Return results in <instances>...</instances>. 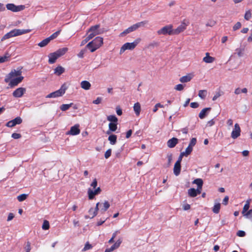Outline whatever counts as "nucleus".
Listing matches in <instances>:
<instances>
[{"instance_id": "30", "label": "nucleus", "mask_w": 252, "mask_h": 252, "mask_svg": "<svg viewBox=\"0 0 252 252\" xmlns=\"http://www.w3.org/2000/svg\"><path fill=\"white\" fill-rule=\"evenodd\" d=\"M10 55L9 53H6L3 56H0V63H3L8 61Z\"/></svg>"}, {"instance_id": "44", "label": "nucleus", "mask_w": 252, "mask_h": 252, "mask_svg": "<svg viewBox=\"0 0 252 252\" xmlns=\"http://www.w3.org/2000/svg\"><path fill=\"white\" fill-rule=\"evenodd\" d=\"M71 103L69 104H62L61 107H60V109L64 111H66L67 110H68L70 107H71Z\"/></svg>"}, {"instance_id": "40", "label": "nucleus", "mask_w": 252, "mask_h": 252, "mask_svg": "<svg viewBox=\"0 0 252 252\" xmlns=\"http://www.w3.org/2000/svg\"><path fill=\"white\" fill-rule=\"evenodd\" d=\"M28 194H22L17 196V199L19 201L22 202L26 200L28 197Z\"/></svg>"}, {"instance_id": "34", "label": "nucleus", "mask_w": 252, "mask_h": 252, "mask_svg": "<svg viewBox=\"0 0 252 252\" xmlns=\"http://www.w3.org/2000/svg\"><path fill=\"white\" fill-rule=\"evenodd\" d=\"M107 119L112 123H117L118 122V119L115 115H109L107 116Z\"/></svg>"}, {"instance_id": "7", "label": "nucleus", "mask_w": 252, "mask_h": 252, "mask_svg": "<svg viewBox=\"0 0 252 252\" xmlns=\"http://www.w3.org/2000/svg\"><path fill=\"white\" fill-rule=\"evenodd\" d=\"M6 7L9 10L16 12L24 10L25 6L23 5L16 6L13 3H8L6 5Z\"/></svg>"}, {"instance_id": "62", "label": "nucleus", "mask_w": 252, "mask_h": 252, "mask_svg": "<svg viewBox=\"0 0 252 252\" xmlns=\"http://www.w3.org/2000/svg\"><path fill=\"white\" fill-rule=\"evenodd\" d=\"M190 105L191 108H196L198 107L199 104L197 102H191Z\"/></svg>"}, {"instance_id": "52", "label": "nucleus", "mask_w": 252, "mask_h": 252, "mask_svg": "<svg viewBox=\"0 0 252 252\" xmlns=\"http://www.w3.org/2000/svg\"><path fill=\"white\" fill-rule=\"evenodd\" d=\"M241 27V24L240 22H237L235 25L233 26V31H236L238 29H239V28H240Z\"/></svg>"}, {"instance_id": "21", "label": "nucleus", "mask_w": 252, "mask_h": 252, "mask_svg": "<svg viewBox=\"0 0 252 252\" xmlns=\"http://www.w3.org/2000/svg\"><path fill=\"white\" fill-rule=\"evenodd\" d=\"M67 51L68 48L67 47H63L58 49L56 52H55V53L60 58V57L64 55L67 52Z\"/></svg>"}, {"instance_id": "38", "label": "nucleus", "mask_w": 252, "mask_h": 252, "mask_svg": "<svg viewBox=\"0 0 252 252\" xmlns=\"http://www.w3.org/2000/svg\"><path fill=\"white\" fill-rule=\"evenodd\" d=\"M207 95V91L206 90H200L198 93V96L201 99H204Z\"/></svg>"}, {"instance_id": "14", "label": "nucleus", "mask_w": 252, "mask_h": 252, "mask_svg": "<svg viewBox=\"0 0 252 252\" xmlns=\"http://www.w3.org/2000/svg\"><path fill=\"white\" fill-rule=\"evenodd\" d=\"M79 134V125L76 124L71 127L69 131L66 132L67 135H76Z\"/></svg>"}, {"instance_id": "57", "label": "nucleus", "mask_w": 252, "mask_h": 252, "mask_svg": "<svg viewBox=\"0 0 252 252\" xmlns=\"http://www.w3.org/2000/svg\"><path fill=\"white\" fill-rule=\"evenodd\" d=\"M237 235L239 237H244L246 235V233L243 230H239L237 232Z\"/></svg>"}, {"instance_id": "63", "label": "nucleus", "mask_w": 252, "mask_h": 252, "mask_svg": "<svg viewBox=\"0 0 252 252\" xmlns=\"http://www.w3.org/2000/svg\"><path fill=\"white\" fill-rule=\"evenodd\" d=\"M14 214L13 213H10L8 214L7 220L8 221H10L14 218Z\"/></svg>"}, {"instance_id": "3", "label": "nucleus", "mask_w": 252, "mask_h": 252, "mask_svg": "<svg viewBox=\"0 0 252 252\" xmlns=\"http://www.w3.org/2000/svg\"><path fill=\"white\" fill-rule=\"evenodd\" d=\"M89 34L87 37L88 40H90L96 35L102 34L104 32V30L102 29H100L99 25H96L92 26L89 31Z\"/></svg>"}, {"instance_id": "13", "label": "nucleus", "mask_w": 252, "mask_h": 252, "mask_svg": "<svg viewBox=\"0 0 252 252\" xmlns=\"http://www.w3.org/2000/svg\"><path fill=\"white\" fill-rule=\"evenodd\" d=\"M101 189L99 187L96 189L94 190H93L91 189H89L88 190V197L89 199H93L95 195L99 194L101 192Z\"/></svg>"}, {"instance_id": "19", "label": "nucleus", "mask_w": 252, "mask_h": 252, "mask_svg": "<svg viewBox=\"0 0 252 252\" xmlns=\"http://www.w3.org/2000/svg\"><path fill=\"white\" fill-rule=\"evenodd\" d=\"M174 174L176 176H178L181 172V164L178 162H176L173 168Z\"/></svg>"}, {"instance_id": "58", "label": "nucleus", "mask_w": 252, "mask_h": 252, "mask_svg": "<svg viewBox=\"0 0 252 252\" xmlns=\"http://www.w3.org/2000/svg\"><path fill=\"white\" fill-rule=\"evenodd\" d=\"M128 29H129L130 32H133V31H135L137 29H138L137 27H136V25H135V24L133 25H132L131 26L129 27L128 28Z\"/></svg>"}, {"instance_id": "20", "label": "nucleus", "mask_w": 252, "mask_h": 252, "mask_svg": "<svg viewBox=\"0 0 252 252\" xmlns=\"http://www.w3.org/2000/svg\"><path fill=\"white\" fill-rule=\"evenodd\" d=\"M193 77V75L189 74L186 76H184L180 78V81L182 83H187L191 80Z\"/></svg>"}, {"instance_id": "1", "label": "nucleus", "mask_w": 252, "mask_h": 252, "mask_svg": "<svg viewBox=\"0 0 252 252\" xmlns=\"http://www.w3.org/2000/svg\"><path fill=\"white\" fill-rule=\"evenodd\" d=\"M103 43V39L101 37L97 36L93 40L90 42L86 46L91 52H94L100 48Z\"/></svg>"}, {"instance_id": "50", "label": "nucleus", "mask_w": 252, "mask_h": 252, "mask_svg": "<svg viewBox=\"0 0 252 252\" xmlns=\"http://www.w3.org/2000/svg\"><path fill=\"white\" fill-rule=\"evenodd\" d=\"M196 143V139L195 138H192L189 144V145L191 147H193Z\"/></svg>"}, {"instance_id": "25", "label": "nucleus", "mask_w": 252, "mask_h": 252, "mask_svg": "<svg viewBox=\"0 0 252 252\" xmlns=\"http://www.w3.org/2000/svg\"><path fill=\"white\" fill-rule=\"evenodd\" d=\"M80 85L81 88L85 90H89L91 87L90 83L87 81H82Z\"/></svg>"}, {"instance_id": "51", "label": "nucleus", "mask_w": 252, "mask_h": 252, "mask_svg": "<svg viewBox=\"0 0 252 252\" xmlns=\"http://www.w3.org/2000/svg\"><path fill=\"white\" fill-rule=\"evenodd\" d=\"M111 151H112L111 149H109L106 151L104 154V157L105 158L107 159L111 156Z\"/></svg>"}, {"instance_id": "45", "label": "nucleus", "mask_w": 252, "mask_h": 252, "mask_svg": "<svg viewBox=\"0 0 252 252\" xmlns=\"http://www.w3.org/2000/svg\"><path fill=\"white\" fill-rule=\"evenodd\" d=\"M158 46V42H156V41H153L148 44V48L149 49H153L155 47H157Z\"/></svg>"}, {"instance_id": "8", "label": "nucleus", "mask_w": 252, "mask_h": 252, "mask_svg": "<svg viewBox=\"0 0 252 252\" xmlns=\"http://www.w3.org/2000/svg\"><path fill=\"white\" fill-rule=\"evenodd\" d=\"M21 71H16V70H12L9 74H8L5 79L4 81L6 83H8L11 79H13V78L15 77H17L21 75Z\"/></svg>"}, {"instance_id": "41", "label": "nucleus", "mask_w": 252, "mask_h": 252, "mask_svg": "<svg viewBox=\"0 0 252 252\" xmlns=\"http://www.w3.org/2000/svg\"><path fill=\"white\" fill-rule=\"evenodd\" d=\"M110 207V204L107 201H105L103 204V207L101 209V210L103 212H105Z\"/></svg>"}, {"instance_id": "26", "label": "nucleus", "mask_w": 252, "mask_h": 252, "mask_svg": "<svg viewBox=\"0 0 252 252\" xmlns=\"http://www.w3.org/2000/svg\"><path fill=\"white\" fill-rule=\"evenodd\" d=\"M133 110L137 116H138L141 111V106L139 102L134 104L133 106Z\"/></svg>"}, {"instance_id": "32", "label": "nucleus", "mask_w": 252, "mask_h": 252, "mask_svg": "<svg viewBox=\"0 0 252 252\" xmlns=\"http://www.w3.org/2000/svg\"><path fill=\"white\" fill-rule=\"evenodd\" d=\"M220 203H216L212 209L213 212L215 214H218L220 212Z\"/></svg>"}, {"instance_id": "43", "label": "nucleus", "mask_w": 252, "mask_h": 252, "mask_svg": "<svg viewBox=\"0 0 252 252\" xmlns=\"http://www.w3.org/2000/svg\"><path fill=\"white\" fill-rule=\"evenodd\" d=\"M223 94V93L222 91H219L218 92H216L215 95L213 96L212 100L213 101H215L217 100L218 98L222 95Z\"/></svg>"}, {"instance_id": "54", "label": "nucleus", "mask_w": 252, "mask_h": 252, "mask_svg": "<svg viewBox=\"0 0 252 252\" xmlns=\"http://www.w3.org/2000/svg\"><path fill=\"white\" fill-rule=\"evenodd\" d=\"M92 248V246L91 244H90L89 243H87L82 250V251H86L87 250H90Z\"/></svg>"}, {"instance_id": "27", "label": "nucleus", "mask_w": 252, "mask_h": 252, "mask_svg": "<svg viewBox=\"0 0 252 252\" xmlns=\"http://www.w3.org/2000/svg\"><path fill=\"white\" fill-rule=\"evenodd\" d=\"M117 137L115 134H111L108 137V140L109 141L110 144L115 145L117 142Z\"/></svg>"}, {"instance_id": "4", "label": "nucleus", "mask_w": 252, "mask_h": 252, "mask_svg": "<svg viewBox=\"0 0 252 252\" xmlns=\"http://www.w3.org/2000/svg\"><path fill=\"white\" fill-rule=\"evenodd\" d=\"M140 41L141 39L140 38H138L136 39L133 42H127L125 43L121 48L120 51V54H123L126 50H132L134 49L140 42Z\"/></svg>"}, {"instance_id": "2", "label": "nucleus", "mask_w": 252, "mask_h": 252, "mask_svg": "<svg viewBox=\"0 0 252 252\" xmlns=\"http://www.w3.org/2000/svg\"><path fill=\"white\" fill-rule=\"evenodd\" d=\"M31 32V30H21V29H14L11 30L8 33H6L1 38V41H3L9 38L20 35L22 34H26Z\"/></svg>"}, {"instance_id": "49", "label": "nucleus", "mask_w": 252, "mask_h": 252, "mask_svg": "<svg viewBox=\"0 0 252 252\" xmlns=\"http://www.w3.org/2000/svg\"><path fill=\"white\" fill-rule=\"evenodd\" d=\"M158 107L163 108V105L161 104L160 103H157L155 105L154 108L153 110L154 113L158 111Z\"/></svg>"}, {"instance_id": "60", "label": "nucleus", "mask_w": 252, "mask_h": 252, "mask_svg": "<svg viewBox=\"0 0 252 252\" xmlns=\"http://www.w3.org/2000/svg\"><path fill=\"white\" fill-rule=\"evenodd\" d=\"M97 182L96 179H94L92 184H91V186L93 187L94 189H95L97 186Z\"/></svg>"}, {"instance_id": "64", "label": "nucleus", "mask_w": 252, "mask_h": 252, "mask_svg": "<svg viewBox=\"0 0 252 252\" xmlns=\"http://www.w3.org/2000/svg\"><path fill=\"white\" fill-rule=\"evenodd\" d=\"M190 206L189 204H184L183 206V209L185 210V211H187V210H188L189 209H190Z\"/></svg>"}, {"instance_id": "16", "label": "nucleus", "mask_w": 252, "mask_h": 252, "mask_svg": "<svg viewBox=\"0 0 252 252\" xmlns=\"http://www.w3.org/2000/svg\"><path fill=\"white\" fill-rule=\"evenodd\" d=\"M178 142V139L176 138L173 137L169 139L167 142V146L170 148H174Z\"/></svg>"}, {"instance_id": "12", "label": "nucleus", "mask_w": 252, "mask_h": 252, "mask_svg": "<svg viewBox=\"0 0 252 252\" xmlns=\"http://www.w3.org/2000/svg\"><path fill=\"white\" fill-rule=\"evenodd\" d=\"M24 77L21 76L15 78H13L9 82V86L11 88L16 86L22 81Z\"/></svg>"}, {"instance_id": "36", "label": "nucleus", "mask_w": 252, "mask_h": 252, "mask_svg": "<svg viewBox=\"0 0 252 252\" xmlns=\"http://www.w3.org/2000/svg\"><path fill=\"white\" fill-rule=\"evenodd\" d=\"M243 216L248 219H250L252 220V209H250L247 211L244 214H243Z\"/></svg>"}, {"instance_id": "23", "label": "nucleus", "mask_w": 252, "mask_h": 252, "mask_svg": "<svg viewBox=\"0 0 252 252\" xmlns=\"http://www.w3.org/2000/svg\"><path fill=\"white\" fill-rule=\"evenodd\" d=\"M99 205L101 206V204H100L99 202H98L96 204V206H95V209L91 208L90 209V212H93L92 216H90V218H93L94 217L97 215V211L98 210V206Z\"/></svg>"}, {"instance_id": "47", "label": "nucleus", "mask_w": 252, "mask_h": 252, "mask_svg": "<svg viewBox=\"0 0 252 252\" xmlns=\"http://www.w3.org/2000/svg\"><path fill=\"white\" fill-rule=\"evenodd\" d=\"M236 52L238 57H241L243 56L244 54V49L242 48H237L236 49Z\"/></svg>"}, {"instance_id": "42", "label": "nucleus", "mask_w": 252, "mask_h": 252, "mask_svg": "<svg viewBox=\"0 0 252 252\" xmlns=\"http://www.w3.org/2000/svg\"><path fill=\"white\" fill-rule=\"evenodd\" d=\"M61 32V30L58 31L56 32L53 33L52 35H51L48 38H49L50 40H52L54 39H55L57 36L59 35L60 33Z\"/></svg>"}, {"instance_id": "28", "label": "nucleus", "mask_w": 252, "mask_h": 252, "mask_svg": "<svg viewBox=\"0 0 252 252\" xmlns=\"http://www.w3.org/2000/svg\"><path fill=\"white\" fill-rule=\"evenodd\" d=\"M188 195L190 197H196L197 195L196 193L195 189L194 188H190L188 190Z\"/></svg>"}, {"instance_id": "11", "label": "nucleus", "mask_w": 252, "mask_h": 252, "mask_svg": "<svg viewBox=\"0 0 252 252\" xmlns=\"http://www.w3.org/2000/svg\"><path fill=\"white\" fill-rule=\"evenodd\" d=\"M26 89L25 88H18L12 93L13 96L15 97H21L26 93Z\"/></svg>"}, {"instance_id": "37", "label": "nucleus", "mask_w": 252, "mask_h": 252, "mask_svg": "<svg viewBox=\"0 0 252 252\" xmlns=\"http://www.w3.org/2000/svg\"><path fill=\"white\" fill-rule=\"evenodd\" d=\"M148 23V21L147 20H145L143 21H141L135 24L137 29L140 27H144Z\"/></svg>"}, {"instance_id": "22", "label": "nucleus", "mask_w": 252, "mask_h": 252, "mask_svg": "<svg viewBox=\"0 0 252 252\" xmlns=\"http://www.w3.org/2000/svg\"><path fill=\"white\" fill-rule=\"evenodd\" d=\"M65 71V69L62 66L59 65L54 69V74L60 76L63 74Z\"/></svg>"}, {"instance_id": "5", "label": "nucleus", "mask_w": 252, "mask_h": 252, "mask_svg": "<svg viewBox=\"0 0 252 252\" xmlns=\"http://www.w3.org/2000/svg\"><path fill=\"white\" fill-rule=\"evenodd\" d=\"M67 90V87L65 84H63L60 89L58 90L52 92L49 94H48L46 97V98H55L59 96H62L65 93L66 90Z\"/></svg>"}, {"instance_id": "31", "label": "nucleus", "mask_w": 252, "mask_h": 252, "mask_svg": "<svg viewBox=\"0 0 252 252\" xmlns=\"http://www.w3.org/2000/svg\"><path fill=\"white\" fill-rule=\"evenodd\" d=\"M50 41V40L49 38L48 37V38L44 39L40 42H39L38 44V45L39 46H40V47H45V46H46L49 43Z\"/></svg>"}, {"instance_id": "46", "label": "nucleus", "mask_w": 252, "mask_h": 252, "mask_svg": "<svg viewBox=\"0 0 252 252\" xmlns=\"http://www.w3.org/2000/svg\"><path fill=\"white\" fill-rule=\"evenodd\" d=\"M192 151V148L188 146V147L186 148L185 152H183L184 154H185V156H188L189 155Z\"/></svg>"}, {"instance_id": "15", "label": "nucleus", "mask_w": 252, "mask_h": 252, "mask_svg": "<svg viewBox=\"0 0 252 252\" xmlns=\"http://www.w3.org/2000/svg\"><path fill=\"white\" fill-rule=\"evenodd\" d=\"M187 25L185 23H182L176 29H173V34H178L183 32L186 29Z\"/></svg>"}, {"instance_id": "56", "label": "nucleus", "mask_w": 252, "mask_h": 252, "mask_svg": "<svg viewBox=\"0 0 252 252\" xmlns=\"http://www.w3.org/2000/svg\"><path fill=\"white\" fill-rule=\"evenodd\" d=\"M11 137L15 139H17L21 137V135L20 133H13Z\"/></svg>"}, {"instance_id": "9", "label": "nucleus", "mask_w": 252, "mask_h": 252, "mask_svg": "<svg viewBox=\"0 0 252 252\" xmlns=\"http://www.w3.org/2000/svg\"><path fill=\"white\" fill-rule=\"evenodd\" d=\"M22 123V119L20 117H17L12 120L8 121L6 124V126L9 127H12L17 125H20Z\"/></svg>"}, {"instance_id": "6", "label": "nucleus", "mask_w": 252, "mask_h": 252, "mask_svg": "<svg viewBox=\"0 0 252 252\" xmlns=\"http://www.w3.org/2000/svg\"><path fill=\"white\" fill-rule=\"evenodd\" d=\"M157 33L158 35H173V32L172 25H168L162 27L160 30L157 31Z\"/></svg>"}, {"instance_id": "18", "label": "nucleus", "mask_w": 252, "mask_h": 252, "mask_svg": "<svg viewBox=\"0 0 252 252\" xmlns=\"http://www.w3.org/2000/svg\"><path fill=\"white\" fill-rule=\"evenodd\" d=\"M211 108L208 107L203 109L200 112L199 114V117L201 119H204L206 116L207 115V113L211 110Z\"/></svg>"}, {"instance_id": "17", "label": "nucleus", "mask_w": 252, "mask_h": 252, "mask_svg": "<svg viewBox=\"0 0 252 252\" xmlns=\"http://www.w3.org/2000/svg\"><path fill=\"white\" fill-rule=\"evenodd\" d=\"M49 60L48 62L50 64H53L55 63L57 59L59 57L57 56V55L55 53H50L49 56Z\"/></svg>"}, {"instance_id": "33", "label": "nucleus", "mask_w": 252, "mask_h": 252, "mask_svg": "<svg viewBox=\"0 0 252 252\" xmlns=\"http://www.w3.org/2000/svg\"><path fill=\"white\" fill-rule=\"evenodd\" d=\"M108 126L109 130L112 132L115 131L117 129V123H110Z\"/></svg>"}, {"instance_id": "55", "label": "nucleus", "mask_w": 252, "mask_h": 252, "mask_svg": "<svg viewBox=\"0 0 252 252\" xmlns=\"http://www.w3.org/2000/svg\"><path fill=\"white\" fill-rule=\"evenodd\" d=\"M131 32H130L128 28L127 29H126V30H125L123 32H122V33H120V36H125L127 34Z\"/></svg>"}, {"instance_id": "39", "label": "nucleus", "mask_w": 252, "mask_h": 252, "mask_svg": "<svg viewBox=\"0 0 252 252\" xmlns=\"http://www.w3.org/2000/svg\"><path fill=\"white\" fill-rule=\"evenodd\" d=\"M50 228L49 222L47 220H44L42 224V228L43 230H48Z\"/></svg>"}, {"instance_id": "61", "label": "nucleus", "mask_w": 252, "mask_h": 252, "mask_svg": "<svg viewBox=\"0 0 252 252\" xmlns=\"http://www.w3.org/2000/svg\"><path fill=\"white\" fill-rule=\"evenodd\" d=\"M101 100L102 98L101 97H98L95 100L93 101V103L95 104H98L100 103Z\"/></svg>"}, {"instance_id": "10", "label": "nucleus", "mask_w": 252, "mask_h": 252, "mask_svg": "<svg viewBox=\"0 0 252 252\" xmlns=\"http://www.w3.org/2000/svg\"><path fill=\"white\" fill-rule=\"evenodd\" d=\"M241 128L238 124L236 123L234 125V128L232 130L231 136L233 139H236L240 135Z\"/></svg>"}, {"instance_id": "24", "label": "nucleus", "mask_w": 252, "mask_h": 252, "mask_svg": "<svg viewBox=\"0 0 252 252\" xmlns=\"http://www.w3.org/2000/svg\"><path fill=\"white\" fill-rule=\"evenodd\" d=\"M203 61L206 63H212L215 61V58L210 56L209 53H206V56L203 58Z\"/></svg>"}, {"instance_id": "59", "label": "nucleus", "mask_w": 252, "mask_h": 252, "mask_svg": "<svg viewBox=\"0 0 252 252\" xmlns=\"http://www.w3.org/2000/svg\"><path fill=\"white\" fill-rule=\"evenodd\" d=\"M116 109L117 115H118L119 116H121L122 115V110L120 107V106H117Z\"/></svg>"}, {"instance_id": "48", "label": "nucleus", "mask_w": 252, "mask_h": 252, "mask_svg": "<svg viewBox=\"0 0 252 252\" xmlns=\"http://www.w3.org/2000/svg\"><path fill=\"white\" fill-rule=\"evenodd\" d=\"M252 17V13L250 10H248L246 11L245 13L244 18L246 20H249Z\"/></svg>"}, {"instance_id": "35", "label": "nucleus", "mask_w": 252, "mask_h": 252, "mask_svg": "<svg viewBox=\"0 0 252 252\" xmlns=\"http://www.w3.org/2000/svg\"><path fill=\"white\" fill-rule=\"evenodd\" d=\"M250 201H251L250 199L247 200L246 203L245 204V205H244V206L243 207L242 212V214H244L247 211L249 210V207H250Z\"/></svg>"}, {"instance_id": "29", "label": "nucleus", "mask_w": 252, "mask_h": 252, "mask_svg": "<svg viewBox=\"0 0 252 252\" xmlns=\"http://www.w3.org/2000/svg\"><path fill=\"white\" fill-rule=\"evenodd\" d=\"M192 183L197 185V188H202L203 182L201 179H196L192 182Z\"/></svg>"}, {"instance_id": "53", "label": "nucleus", "mask_w": 252, "mask_h": 252, "mask_svg": "<svg viewBox=\"0 0 252 252\" xmlns=\"http://www.w3.org/2000/svg\"><path fill=\"white\" fill-rule=\"evenodd\" d=\"M184 88V86L182 84H180L176 85L175 87V89L179 91H182Z\"/></svg>"}]
</instances>
